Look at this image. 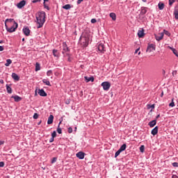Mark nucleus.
Returning <instances> with one entry per match:
<instances>
[{"label": "nucleus", "instance_id": "25", "mask_svg": "<svg viewBox=\"0 0 178 178\" xmlns=\"http://www.w3.org/2000/svg\"><path fill=\"white\" fill-rule=\"evenodd\" d=\"M60 123H62V122H59L57 128V132L58 133V134H62V129L60 128Z\"/></svg>", "mask_w": 178, "mask_h": 178}, {"label": "nucleus", "instance_id": "16", "mask_svg": "<svg viewBox=\"0 0 178 178\" xmlns=\"http://www.w3.org/2000/svg\"><path fill=\"white\" fill-rule=\"evenodd\" d=\"M11 98H13L15 102H20V101H22V97L18 95L12 96Z\"/></svg>", "mask_w": 178, "mask_h": 178}, {"label": "nucleus", "instance_id": "59", "mask_svg": "<svg viewBox=\"0 0 178 178\" xmlns=\"http://www.w3.org/2000/svg\"><path fill=\"white\" fill-rule=\"evenodd\" d=\"M143 2H147V0H142Z\"/></svg>", "mask_w": 178, "mask_h": 178}, {"label": "nucleus", "instance_id": "24", "mask_svg": "<svg viewBox=\"0 0 178 178\" xmlns=\"http://www.w3.org/2000/svg\"><path fill=\"white\" fill-rule=\"evenodd\" d=\"M6 87L8 94H12V88H10V86H9L8 84L6 85Z\"/></svg>", "mask_w": 178, "mask_h": 178}, {"label": "nucleus", "instance_id": "46", "mask_svg": "<svg viewBox=\"0 0 178 178\" xmlns=\"http://www.w3.org/2000/svg\"><path fill=\"white\" fill-rule=\"evenodd\" d=\"M33 3H37V2H41V0H33Z\"/></svg>", "mask_w": 178, "mask_h": 178}, {"label": "nucleus", "instance_id": "58", "mask_svg": "<svg viewBox=\"0 0 178 178\" xmlns=\"http://www.w3.org/2000/svg\"><path fill=\"white\" fill-rule=\"evenodd\" d=\"M43 1L45 3V2H48L49 0H43Z\"/></svg>", "mask_w": 178, "mask_h": 178}, {"label": "nucleus", "instance_id": "4", "mask_svg": "<svg viewBox=\"0 0 178 178\" xmlns=\"http://www.w3.org/2000/svg\"><path fill=\"white\" fill-rule=\"evenodd\" d=\"M102 87H103V90H104V91H108V90L111 88V83L104 81L102 83Z\"/></svg>", "mask_w": 178, "mask_h": 178}, {"label": "nucleus", "instance_id": "18", "mask_svg": "<svg viewBox=\"0 0 178 178\" xmlns=\"http://www.w3.org/2000/svg\"><path fill=\"white\" fill-rule=\"evenodd\" d=\"M12 77L14 80H16V81H19V80H20V77H19V75H17L16 73H13Z\"/></svg>", "mask_w": 178, "mask_h": 178}, {"label": "nucleus", "instance_id": "19", "mask_svg": "<svg viewBox=\"0 0 178 178\" xmlns=\"http://www.w3.org/2000/svg\"><path fill=\"white\" fill-rule=\"evenodd\" d=\"M144 35H145V34L144 33V30L138 31V37H139V38H143Z\"/></svg>", "mask_w": 178, "mask_h": 178}, {"label": "nucleus", "instance_id": "47", "mask_svg": "<svg viewBox=\"0 0 178 178\" xmlns=\"http://www.w3.org/2000/svg\"><path fill=\"white\" fill-rule=\"evenodd\" d=\"M91 23H97V19H91Z\"/></svg>", "mask_w": 178, "mask_h": 178}, {"label": "nucleus", "instance_id": "12", "mask_svg": "<svg viewBox=\"0 0 178 178\" xmlns=\"http://www.w3.org/2000/svg\"><path fill=\"white\" fill-rule=\"evenodd\" d=\"M38 94L40 95V97H47V95L44 89H39Z\"/></svg>", "mask_w": 178, "mask_h": 178}, {"label": "nucleus", "instance_id": "62", "mask_svg": "<svg viewBox=\"0 0 178 178\" xmlns=\"http://www.w3.org/2000/svg\"><path fill=\"white\" fill-rule=\"evenodd\" d=\"M140 54H141V52H140V51H139V52H138V55H140Z\"/></svg>", "mask_w": 178, "mask_h": 178}, {"label": "nucleus", "instance_id": "29", "mask_svg": "<svg viewBox=\"0 0 178 178\" xmlns=\"http://www.w3.org/2000/svg\"><path fill=\"white\" fill-rule=\"evenodd\" d=\"M42 83L46 84V86H51V82L48 79H42Z\"/></svg>", "mask_w": 178, "mask_h": 178}, {"label": "nucleus", "instance_id": "44", "mask_svg": "<svg viewBox=\"0 0 178 178\" xmlns=\"http://www.w3.org/2000/svg\"><path fill=\"white\" fill-rule=\"evenodd\" d=\"M169 106H171V108H173V106H175V102H172L170 104Z\"/></svg>", "mask_w": 178, "mask_h": 178}, {"label": "nucleus", "instance_id": "36", "mask_svg": "<svg viewBox=\"0 0 178 178\" xmlns=\"http://www.w3.org/2000/svg\"><path fill=\"white\" fill-rule=\"evenodd\" d=\"M56 161H58V158L54 157V158L51 159V163H55V162H56Z\"/></svg>", "mask_w": 178, "mask_h": 178}, {"label": "nucleus", "instance_id": "9", "mask_svg": "<svg viewBox=\"0 0 178 178\" xmlns=\"http://www.w3.org/2000/svg\"><path fill=\"white\" fill-rule=\"evenodd\" d=\"M97 49L99 51V52H105V45H104L102 43L99 44Z\"/></svg>", "mask_w": 178, "mask_h": 178}, {"label": "nucleus", "instance_id": "1", "mask_svg": "<svg viewBox=\"0 0 178 178\" xmlns=\"http://www.w3.org/2000/svg\"><path fill=\"white\" fill-rule=\"evenodd\" d=\"M45 12L44 11H41V12H38L36 15V21L35 22L37 23V24H38V26H37L38 29H41V27H42V26H44V23H45Z\"/></svg>", "mask_w": 178, "mask_h": 178}, {"label": "nucleus", "instance_id": "51", "mask_svg": "<svg viewBox=\"0 0 178 178\" xmlns=\"http://www.w3.org/2000/svg\"><path fill=\"white\" fill-rule=\"evenodd\" d=\"M3 83H4L3 79H0V83L3 84Z\"/></svg>", "mask_w": 178, "mask_h": 178}, {"label": "nucleus", "instance_id": "2", "mask_svg": "<svg viewBox=\"0 0 178 178\" xmlns=\"http://www.w3.org/2000/svg\"><path fill=\"white\" fill-rule=\"evenodd\" d=\"M6 22H10V23H12V22H13V23H14L13 25L10 28H8V26L6 24V29L8 33H14V31H16V29H17V27L19 26L17 22H16V21H15L14 19H6V22H5L6 24Z\"/></svg>", "mask_w": 178, "mask_h": 178}, {"label": "nucleus", "instance_id": "23", "mask_svg": "<svg viewBox=\"0 0 178 178\" xmlns=\"http://www.w3.org/2000/svg\"><path fill=\"white\" fill-rule=\"evenodd\" d=\"M126 148H127V145L126 144H123L119 149V150L121 152H123V151H124L126 149Z\"/></svg>", "mask_w": 178, "mask_h": 178}, {"label": "nucleus", "instance_id": "5", "mask_svg": "<svg viewBox=\"0 0 178 178\" xmlns=\"http://www.w3.org/2000/svg\"><path fill=\"white\" fill-rule=\"evenodd\" d=\"M155 49H156L155 44H149L147 45V48L146 51L147 52H152V51H155Z\"/></svg>", "mask_w": 178, "mask_h": 178}, {"label": "nucleus", "instance_id": "14", "mask_svg": "<svg viewBox=\"0 0 178 178\" xmlns=\"http://www.w3.org/2000/svg\"><path fill=\"white\" fill-rule=\"evenodd\" d=\"M89 39L88 38H83V47H88Z\"/></svg>", "mask_w": 178, "mask_h": 178}, {"label": "nucleus", "instance_id": "42", "mask_svg": "<svg viewBox=\"0 0 178 178\" xmlns=\"http://www.w3.org/2000/svg\"><path fill=\"white\" fill-rule=\"evenodd\" d=\"M33 119H38V113H35L33 115Z\"/></svg>", "mask_w": 178, "mask_h": 178}, {"label": "nucleus", "instance_id": "54", "mask_svg": "<svg viewBox=\"0 0 178 178\" xmlns=\"http://www.w3.org/2000/svg\"><path fill=\"white\" fill-rule=\"evenodd\" d=\"M172 178H178V177H177V175H173L172 176Z\"/></svg>", "mask_w": 178, "mask_h": 178}, {"label": "nucleus", "instance_id": "61", "mask_svg": "<svg viewBox=\"0 0 178 178\" xmlns=\"http://www.w3.org/2000/svg\"><path fill=\"white\" fill-rule=\"evenodd\" d=\"M38 125L41 124V121L38 124Z\"/></svg>", "mask_w": 178, "mask_h": 178}, {"label": "nucleus", "instance_id": "52", "mask_svg": "<svg viewBox=\"0 0 178 178\" xmlns=\"http://www.w3.org/2000/svg\"><path fill=\"white\" fill-rule=\"evenodd\" d=\"M159 118H161V115L160 114L156 115V119H159Z\"/></svg>", "mask_w": 178, "mask_h": 178}, {"label": "nucleus", "instance_id": "17", "mask_svg": "<svg viewBox=\"0 0 178 178\" xmlns=\"http://www.w3.org/2000/svg\"><path fill=\"white\" fill-rule=\"evenodd\" d=\"M158 130H159V127H155L151 131L152 136H156V134H158Z\"/></svg>", "mask_w": 178, "mask_h": 178}, {"label": "nucleus", "instance_id": "45", "mask_svg": "<svg viewBox=\"0 0 178 178\" xmlns=\"http://www.w3.org/2000/svg\"><path fill=\"white\" fill-rule=\"evenodd\" d=\"M54 141H55V138H53V137L51 136V138L50 140H49V143H54Z\"/></svg>", "mask_w": 178, "mask_h": 178}, {"label": "nucleus", "instance_id": "53", "mask_svg": "<svg viewBox=\"0 0 178 178\" xmlns=\"http://www.w3.org/2000/svg\"><path fill=\"white\" fill-rule=\"evenodd\" d=\"M138 51H140V48L137 49L136 51H135V54H137L138 52Z\"/></svg>", "mask_w": 178, "mask_h": 178}, {"label": "nucleus", "instance_id": "6", "mask_svg": "<svg viewBox=\"0 0 178 178\" xmlns=\"http://www.w3.org/2000/svg\"><path fill=\"white\" fill-rule=\"evenodd\" d=\"M165 34L163 33H160L159 34H155V39L156 40V41H161V40H163V35Z\"/></svg>", "mask_w": 178, "mask_h": 178}, {"label": "nucleus", "instance_id": "60", "mask_svg": "<svg viewBox=\"0 0 178 178\" xmlns=\"http://www.w3.org/2000/svg\"><path fill=\"white\" fill-rule=\"evenodd\" d=\"M2 42H3V41L1 40V41H0V44H2Z\"/></svg>", "mask_w": 178, "mask_h": 178}, {"label": "nucleus", "instance_id": "34", "mask_svg": "<svg viewBox=\"0 0 178 178\" xmlns=\"http://www.w3.org/2000/svg\"><path fill=\"white\" fill-rule=\"evenodd\" d=\"M164 31V34H165V35H168V37H170V33L166 30H163Z\"/></svg>", "mask_w": 178, "mask_h": 178}, {"label": "nucleus", "instance_id": "35", "mask_svg": "<svg viewBox=\"0 0 178 178\" xmlns=\"http://www.w3.org/2000/svg\"><path fill=\"white\" fill-rule=\"evenodd\" d=\"M175 2H176V0H169L170 6H172Z\"/></svg>", "mask_w": 178, "mask_h": 178}, {"label": "nucleus", "instance_id": "39", "mask_svg": "<svg viewBox=\"0 0 178 178\" xmlns=\"http://www.w3.org/2000/svg\"><path fill=\"white\" fill-rule=\"evenodd\" d=\"M51 137L53 138H55V137H56V131H54L52 134H51Z\"/></svg>", "mask_w": 178, "mask_h": 178}, {"label": "nucleus", "instance_id": "7", "mask_svg": "<svg viewBox=\"0 0 178 178\" xmlns=\"http://www.w3.org/2000/svg\"><path fill=\"white\" fill-rule=\"evenodd\" d=\"M25 6H26V1L25 0L21 1L19 3H18L17 4V7L18 8V9H22Z\"/></svg>", "mask_w": 178, "mask_h": 178}, {"label": "nucleus", "instance_id": "10", "mask_svg": "<svg viewBox=\"0 0 178 178\" xmlns=\"http://www.w3.org/2000/svg\"><path fill=\"white\" fill-rule=\"evenodd\" d=\"M85 155L86 154L83 152H79L76 154V158H79V159H84Z\"/></svg>", "mask_w": 178, "mask_h": 178}, {"label": "nucleus", "instance_id": "37", "mask_svg": "<svg viewBox=\"0 0 178 178\" xmlns=\"http://www.w3.org/2000/svg\"><path fill=\"white\" fill-rule=\"evenodd\" d=\"M43 6H44V9L49 10V7L48 6H47V3H45V2L43 3Z\"/></svg>", "mask_w": 178, "mask_h": 178}, {"label": "nucleus", "instance_id": "64", "mask_svg": "<svg viewBox=\"0 0 178 178\" xmlns=\"http://www.w3.org/2000/svg\"><path fill=\"white\" fill-rule=\"evenodd\" d=\"M75 130H77V127H75Z\"/></svg>", "mask_w": 178, "mask_h": 178}, {"label": "nucleus", "instance_id": "50", "mask_svg": "<svg viewBox=\"0 0 178 178\" xmlns=\"http://www.w3.org/2000/svg\"><path fill=\"white\" fill-rule=\"evenodd\" d=\"M4 48L3 46H0V51H3Z\"/></svg>", "mask_w": 178, "mask_h": 178}, {"label": "nucleus", "instance_id": "41", "mask_svg": "<svg viewBox=\"0 0 178 178\" xmlns=\"http://www.w3.org/2000/svg\"><path fill=\"white\" fill-rule=\"evenodd\" d=\"M52 74V70H49V71H47V76H51Z\"/></svg>", "mask_w": 178, "mask_h": 178}, {"label": "nucleus", "instance_id": "63", "mask_svg": "<svg viewBox=\"0 0 178 178\" xmlns=\"http://www.w3.org/2000/svg\"><path fill=\"white\" fill-rule=\"evenodd\" d=\"M22 41H24V38H22Z\"/></svg>", "mask_w": 178, "mask_h": 178}, {"label": "nucleus", "instance_id": "20", "mask_svg": "<svg viewBox=\"0 0 178 178\" xmlns=\"http://www.w3.org/2000/svg\"><path fill=\"white\" fill-rule=\"evenodd\" d=\"M156 124V120H154L152 121H150L148 124V125L149 126V127H154V126H155Z\"/></svg>", "mask_w": 178, "mask_h": 178}, {"label": "nucleus", "instance_id": "30", "mask_svg": "<svg viewBox=\"0 0 178 178\" xmlns=\"http://www.w3.org/2000/svg\"><path fill=\"white\" fill-rule=\"evenodd\" d=\"M72 8V6H70V4H66L64 6H63V9H65L66 10H69V9H70Z\"/></svg>", "mask_w": 178, "mask_h": 178}, {"label": "nucleus", "instance_id": "48", "mask_svg": "<svg viewBox=\"0 0 178 178\" xmlns=\"http://www.w3.org/2000/svg\"><path fill=\"white\" fill-rule=\"evenodd\" d=\"M83 1H84V0H78L77 1V4L80 5V3H81L83 2Z\"/></svg>", "mask_w": 178, "mask_h": 178}, {"label": "nucleus", "instance_id": "3", "mask_svg": "<svg viewBox=\"0 0 178 178\" xmlns=\"http://www.w3.org/2000/svg\"><path fill=\"white\" fill-rule=\"evenodd\" d=\"M69 52H70V49H69V47H67V44H66V42H63L62 54L63 55H66V56H70V54Z\"/></svg>", "mask_w": 178, "mask_h": 178}, {"label": "nucleus", "instance_id": "43", "mask_svg": "<svg viewBox=\"0 0 178 178\" xmlns=\"http://www.w3.org/2000/svg\"><path fill=\"white\" fill-rule=\"evenodd\" d=\"M5 166V163L3 161L0 162V168H3Z\"/></svg>", "mask_w": 178, "mask_h": 178}, {"label": "nucleus", "instance_id": "55", "mask_svg": "<svg viewBox=\"0 0 178 178\" xmlns=\"http://www.w3.org/2000/svg\"><path fill=\"white\" fill-rule=\"evenodd\" d=\"M151 108H152V109H154L155 108V106L153 104L151 106Z\"/></svg>", "mask_w": 178, "mask_h": 178}, {"label": "nucleus", "instance_id": "27", "mask_svg": "<svg viewBox=\"0 0 178 178\" xmlns=\"http://www.w3.org/2000/svg\"><path fill=\"white\" fill-rule=\"evenodd\" d=\"M158 6L160 10H163V8H165V4L163 3H159Z\"/></svg>", "mask_w": 178, "mask_h": 178}, {"label": "nucleus", "instance_id": "28", "mask_svg": "<svg viewBox=\"0 0 178 178\" xmlns=\"http://www.w3.org/2000/svg\"><path fill=\"white\" fill-rule=\"evenodd\" d=\"M110 17H111V19L114 21L116 20V14H115L114 13H111Z\"/></svg>", "mask_w": 178, "mask_h": 178}, {"label": "nucleus", "instance_id": "13", "mask_svg": "<svg viewBox=\"0 0 178 178\" xmlns=\"http://www.w3.org/2000/svg\"><path fill=\"white\" fill-rule=\"evenodd\" d=\"M52 123H54V115H50L48 118L47 124H52Z\"/></svg>", "mask_w": 178, "mask_h": 178}, {"label": "nucleus", "instance_id": "32", "mask_svg": "<svg viewBox=\"0 0 178 178\" xmlns=\"http://www.w3.org/2000/svg\"><path fill=\"white\" fill-rule=\"evenodd\" d=\"M120 152H122L120 149H118L115 154V158H118V156H119V155H120Z\"/></svg>", "mask_w": 178, "mask_h": 178}, {"label": "nucleus", "instance_id": "31", "mask_svg": "<svg viewBox=\"0 0 178 178\" xmlns=\"http://www.w3.org/2000/svg\"><path fill=\"white\" fill-rule=\"evenodd\" d=\"M12 63V60L7 59L6 63H5V66H9Z\"/></svg>", "mask_w": 178, "mask_h": 178}, {"label": "nucleus", "instance_id": "26", "mask_svg": "<svg viewBox=\"0 0 178 178\" xmlns=\"http://www.w3.org/2000/svg\"><path fill=\"white\" fill-rule=\"evenodd\" d=\"M145 13H147V8L142 7L141 11H140V15H145Z\"/></svg>", "mask_w": 178, "mask_h": 178}, {"label": "nucleus", "instance_id": "11", "mask_svg": "<svg viewBox=\"0 0 178 178\" xmlns=\"http://www.w3.org/2000/svg\"><path fill=\"white\" fill-rule=\"evenodd\" d=\"M52 54L55 58H59V56H60V53H59L57 49H54L52 50Z\"/></svg>", "mask_w": 178, "mask_h": 178}, {"label": "nucleus", "instance_id": "40", "mask_svg": "<svg viewBox=\"0 0 178 178\" xmlns=\"http://www.w3.org/2000/svg\"><path fill=\"white\" fill-rule=\"evenodd\" d=\"M172 166L174 168H178V163L177 162L172 163Z\"/></svg>", "mask_w": 178, "mask_h": 178}, {"label": "nucleus", "instance_id": "33", "mask_svg": "<svg viewBox=\"0 0 178 178\" xmlns=\"http://www.w3.org/2000/svg\"><path fill=\"white\" fill-rule=\"evenodd\" d=\"M139 149H140V152H142V153L144 152V150L145 149V146L141 145Z\"/></svg>", "mask_w": 178, "mask_h": 178}, {"label": "nucleus", "instance_id": "8", "mask_svg": "<svg viewBox=\"0 0 178 178\" xmlns=\"http://www.w3.org/2000/svg\"><path fill=\"white\" fill-rule=\"evenodd\" d=\"M22 31L24 34L26 35V37H29V35H30V29H29V26L24 27L22 29Z\"/></svg>", "mask_w": 178, "mask_h": 178}, {"label": "nucleus", "instance_id": "38", "mask_svg": "<svg viewBox=\"0 0 178 178\" xmlns=\"http://www.w3.org/2000/svg\"><path fill=\"white\" fill-rule=\"evenodd\" d=\"M68 133L70 134L72 133H73V128H72L71 127H70L68 128Z\"/></svg>", "mask_w": 178, "mask_h": 178}, {"label": "nucleus", "instance_id": "49", "mask_svg": "<svg viewBox=\"0 0 178 178\" xmlns=\"http://www.w3.org/2000/svg\"><path fill=\"white\" fill-rule=\"evenodd\" d=\"M68 56V59H67L68 62H72V58H70V56Z\"/></svg>", "mask_w": 178, "mask_h": 178}, {"label": "nucleus", "instance_id": "22", "mask_svg": "<svg viewBox=\"0 0 178 178\" xmlns=\"http://www.w3.org/2000/svg\"><path fill=\"white\" fill-rule=\"evenodd\" d=\"M39 70H41V65L39 64V63H36L35 72H38Z\"/></svg>", "mask_w": 178, "mask_h": 178}, {"label": "nucleus", "instance_id": "56", "mask_svg": "<svg viewBox=\"0 0 178 178\" xmlns=\"http://www.w3.org/2000/svg\"><path fill=\"white\" fill-rule=\"evenodd\" d=\"M3 141H0V145H3Z\"/></svg>", "mask_w": 178, "mask_h": 178}, {"label": "nucleus", "instance_id": "15", "mask_svg": "<svg viewBox=\"0 0 178 178\" xmlns=\"http://www.w3.org/2000/svg\"><path fill=\"white\" fill-rule=\"evenodd\" d=\"M84 79H85L86 83H88L90 81H91L92 83L94 82V76H90V77L84 76Z\"/></svg>", "mask_w": 178, "mask_h": 178}, {"label": "nucleus", "instance_id": "57", "mask_svg": "<svg viewBox=\"0 0 178 178\" xmlns=\"http://www.w3.org/2000/svg\"><path fill=\"white\" fill-rule=\"evenodd\" d=\"M160 97H163V92H161Z\"/></svg>", "mask_w": 178, "mask_h": 178}, {"label": "nucleus", "instance_id": "21", "mask_svg": "<svg viewBox=\"0 0 178 178\" xmlns=\"http://www.w3.org/2000/svg\"><path fill=\"white\" fill-rule=\"evenodd\" d=\"M168 48H170V49H171V51H172L173 54L175 55V56H177V58H178V52L177 50H176V49L173 48V47H168Z\"/></svg>", "mask_w": 178, "mask_h": 178}]
</instances>
